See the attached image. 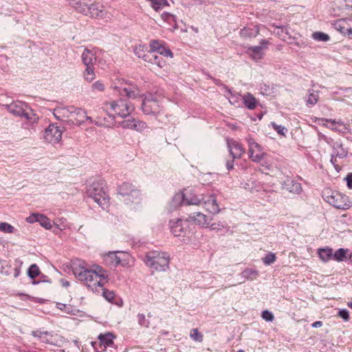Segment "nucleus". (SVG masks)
I'll list each match as a JSON object with an SVG mask.
<instances>
[{
	"mask_svg": "<svg viewBox=\"0 0 352 352\" xmlns=\"http://www.w3.org/2000/svg\"><path fill=\"white\" fill-rule=\"evenodd\" d=\"M72 270L75 277L93 292H98V287H104L109 281L107 271L99 265L91 270L85 262L79 261L72 263Z\"/></svg>",
	"mask_w": 352,
	"mask_h": 352,
	"instance_id": "1",
	"label": "nucleus"
},
{
	"mask_svg": "<svg viewBox=\"0 0 352 352\" xmlns=\"http://www.w3.org/2000/svg\"><path fill=\"white\" fill-rule=\"evenodd\" d=\"M168 226L171 233L176 237L181 238L184 243H189L195 234V226L190 223L188 218L170 219Z\"/></svg>",
	"mask_w": 352,
	"mask_h": 352,
	"instance_id": "2",
	"label": "nucleus"
},
{
	"mask_svg": "<svg viewBox=\"0 0 352 352\" xmlns=\"http://www.w3.org/2000/svg\"><path fill=\"white\" fill-rule=\"evenodd\" d=\"M69 4L78 12L95 19H102L105 12L102 5L88 0H69Z\"/></svg>",
	"mask_w": 352,
	"mask_h": 352,
	"instance_id": "3",
	"label": "nucleus"
},
{
	"mask_svg": "<svg viewBox=\"0 0 352 352\" xmlns=\"http://www.w3.org/2000/svg\"><path fill=\"white\" fill-rule=\"evenodd\" d=\"M3 106L13 116L24 118L32 124L36 123L39 120L38 116L25 102L17 100Z\"/></svg>",
	"mask_w": 352,
	"mask_h": 352,
	"instance_id": "4",
	"label": "nucleus"
},
{
	"mask_svg": "<svg viewBox=\"0 0 352 352\" xmlns=\"http://www.w3.org/2000/svg\"><path fill=\"white\" fill-rule=\"evenodd\" d=\"M88 197L91 198L102 208L107 207L109 197L106 191V184L103 179L94 182L87 190Z\"/></svg>",
	"mask_w": 352,
	"mask_h": 352,
	"instance_id": "5",
	"label": "nucleus"
},
{
	"mask_svg": "<svg viewBox=\"0 0 352 352\" xmlns=\"http://www.w3.org/2000/svg\"><path fill=\"white\" fill-rule=\"evenodd\" d=\"M144 262L156 271L165 272L169 268L170 256L167 252L149 251L145 255Z\"/></svg>",
	"mask_w": 352,
	"mask_h": 352,
	"instance_id": "6",
	"label": "nucleus"
},
{
	"mask_svg": "<svg viewBox=\"0 0 352 352\" xmlns=\"http://www.w3.org/2000/svg\"><path fill=\"white\" fill-rule=\"evenodd\" d=\"M141 109L145 115L157 116L162 113L163 107L157 96L149 93L144 95V98L141 103Z\"/></svg>",
	"mask_w": 352,
	"mask_h": 352,
	"instance_id": "7",
	"label": "nucleus"
},
{
	"mask_svg": "<svg viewBox=\"0 0 352 352\" xmlns=\"http://www.w3.org/2000/svg\"><path fill=\"white\" fill-rule=\"evenodd\" d=\"M118 193L124 197L123 201L127 205L131 203H138L140 200V190L129 182H123L119 185Z\"/></svg>",
	"mask_w": 352,
	"mask_h": 352,
	"instance_id": "8",
	"label": "nucleus"
},
{
	"mask_svg": "<svg viewBox=\"0 0 352 352\" xmlns=\"http://www.w3.org/2000/svg\"><path fill=\"white\" fill-rule=\"evenodd\" d=\"M326 201L338 209L348 210L352 206L349 197L338 191H332L327 195Z\"/></svg>",
	"mask_w": 352,
	"mask_h": 352,
	"instance_id": "9",
	"label": "nucleus"
},
{
	"mask_svg": "<svg viewBox=\"0 0 352 352\" xmlns=\"http://www.w3.org/2000/svg\"><path fill=\"white\" fill-rule=\"evenodd\" d=\"M110 108L118 116L122 118H126L133 111V107L131 106V102L126 98H120L109 102Z\"/></svg>",
	"mask_w": 352,
	"mask_h": 352,
	"instance_id": "10",
	"label": "nucleus"
},
{
	"mask_svg": "<svg viewBox=\"0 0 352 352\" xmlns=\"http://www.w3.org/2000/svg\"><path fill=\"white\" fill-rule=\"evenodd\" d=\"M64 127H61L58 123L50 124L45 130V140L52 144L59 143L62 139Z\"/></svg>",
	"mask_w": 352,
	"mask_h": 352,
	"instance_id": "11",
	"label": "nucleus"
},
{
	"mask_svg": "<svg viewBox=\"0 0 352 352\" xmlns=\"http://www.w3.org/2000/svg\"><path fill=\"white\" fill-rule=\"evenodd\" d=\"M248 144V153L250 159L254 162H261L266 155L263 147L254 139L249 137L246 139Z\"/></svg>",
	"mask_w": 352,
	"mask_h": 352,
	"instance_id": "12",
	"label": "nucleus"
},
{
	"mask_svg": "<svg viewBox=\"0 0 352 352\" xmlns=\"http://www.w3.org/2000/svg\"><path fill=\"white\" fill-rule=\"evenodd\" d=\"M201 205L212 214H218L220 212V208L217 204L216 195L214 193L210 195H204V199Z\"/></svg>",
	"mask_w": 352,
	"mask_h": 352,
	"instance_id": "13",
	"label": "nucleus"
},
{
	"mask_svg": "<svg viewBox=\"0 0 352 352\" xmlns=\"http://www.w3.org/2000/svg\"><path fill=\"white\" fill-rule=\"evenodd\" d=\"M74 117L66 120V124L69 126L72 125H81L85 123L87 120L91 121V118L87 116V113L85 110L81 108L75 107L74 112Z\"/></svg>",
	"mask_w": 352,
	"mask_h": 352,
	"instance_id": "14",
	"label": "nucleus"
},
{
	"mask_svg": "<svg viewBox=\"0 0 352 352\" xmlns=\"http://www.w3.org/2000/svg\"><path fill=\"white\" fill-rule=\"evenodd\" d=\"M184 206H186L185 192L183 190H179L172 197L167 206V210L171 212Z\"/></svg>",
	"mask_w": 352,
	"mask_h": 352,
	"instance_id": "15",
	"label": "nucleus"
},
{
	"mask_svg": "<svg viewBox=\"0 0 352 352\" xmlns=\"http://www.w3.org/2000/svg\"><path fill=\"white\" fill-rule=\"evenodd\" d=\"M115 89L120 96H126L128 98H136L139 94L138 87L133 82L129 83L128 87L116 86Z\"/></svg>",
	"mask_w": 352,
	"mask_h": 352,
	"instance_id": "16",
	"label": "nucleus"
},
{
	"mask_svg": "<svg viewBox=\"0 0 352 352\" xmlns=\"http://www.w3.org/2000/svg\"><path fill=\"white\" fill-rule=\"evenodd\" d=\"M261 45L252 46L248 48V53L250 57L256 62L261 60L263 58V50L264 47H267L268 41L263 39L261 41Z\"/></svg>",
	"mask_w": 352,
	"mask_h": 352,
	"instance_id": "17",
	"label": "nucleus"
},
{
	"mask_svg": "<svg viewBox=\"0 0 352 352\" xmlns=\"http://www.w3.org/2000/svg\"><path fill=\"white\" fill-rule=\"evenodd\" d=\"M26 221L30 223L38 222L42 227L47 230L52 228L50 219L43 214L33 213L26 218Z\"/></svg>",
	"mask_w": 352,
	"mask_h": 352,
	"instance_id": "18",
	"label": "nucleus"
},
{
	"mask_svg": "<svg viewBox=\"0 0 352 352\" xmlns=\"http://www.w3.org/2000/svg\"><path fill=\"white\" fill-rule=\"evenodd\" d=\"M283 189L293 193H300L302 190L301 184L291 177L287 176L282 182Z\"/></svg>",
	"mask_w": 352,
	"mask_h": 352,
	"instance_id": "19",
	"label": "nucleus"
},
{
	"mask_svg": "<svg viewBox=\"0 0 352 352\" xmlns=\"http://www.w3.org/2000/svg\"><path fill=\"white\" fill-rule=\"evenodd\" d=\"M186 192L185 193V202L186 206L195 205L199 206L202 204L203 200L204 199V195H196L192 190H186Z\"/></svg>",
	"mask_w": 352,
	"mask_h": 352,
	"instance_id": "20",
	"label": "nucleus"
},
{
	"mask_svg": "<svg viewBox=\"0 0 352 352\" xmlns=\"http://www.w3.org/2000/svg\"><path fill=\"white\" fill-rule=\"evenodd\" d=\"M31 335L38 338L41 342L51 344H54V336L52 331H43L40 329L32 331Z\"/></svg>",
	"mask_w": 352,
	"mask_h": 352,
	"instance_id": "21",
	"label": "nucleus"
},
{
	"mask_svg": "<svg viewBox=\"0 0 352 352\" xmlns=\"http://www.w3.org/2000/svg\"><path fill=\"white\" fill-rule=\"evenodd\" d=\"M116 336L111 332H107L105 333H100L98 339L100 341V347L105 350L108 347H113L115 345L113 340Z\"/></svg>",
	"mask_w": 352,
	"mask_h": 352,
	"instance_id": "22",
	"label": "nucleus"
},
{
	"mask_svg": "<svg viewBox=\"0 0 352 352\" xmlns=\"http://www.w3.org/2000/svg\"><path fill=\"white\" fill-rule=\"evenodd\" d=\"M228 147L233 159L240 158L245 152L242 144L236 141H228Z\"/></svg>",
	"mask_w": 352,
	"mask_h": 352,
	"instance_id": "23",
	"label": "nucleus"
},
{
	"mask_svg": "<svg viewBox=\"0 0 352 352\" xmlns=\"http://www.w3.org/2000/svg\"><path fill=\"white\" fill-rule=\"evenodd\" d=\"M188 219L190 220V223H195L201 227H204L209 223L208 217L200 212H195L188 215Z\"/></svg>",
	"mask_w": 352,
	"mask_h": 352,
	"instance_id": "24",
	"label": "nucleus"
},
{
	"mask_svg": "<svg viewBox=\"0 0 352 352\" xmlns=\"http://www.w3.org/2000/svg\"><path fill=\"white\" fill-rule=\"evenodd\" d=\"M333 150V154L339 158H345L348 155V150L343 146V144L340 141H336L330 145Z\"/></svg>",
	"mask_w": 352,
	"mask_h": 352,
	"instance_id": "25",
	"label": "nucleus"
},
{
	"mask_svg": "<svg viewBox=\"0 0 352 352\" xmlns=\"http://www.w3.org/2000/svg\"><path fill=\"white\" fill-rule=\"evenodd\" d=\"M74 111L75 107L74 106L58 107L56 108V114L59 116H63L64 120H69L74 117Z\"/></svg>",
	"mask_w": 352,
	"mask_h": 352,
	"instance_id": "26",
	"label": "nucleus"
},
{
	"mask_svg": "<svg viewBox=\"0 0 352 352\" xmlns=\"http://www.w3.org/2000/svg\"><path fill=\"white\" fill-rule=\"evenodd\" d=\"M82 63L86 67L94 66L96 61V56L91 50L85 49L81 56Z\"/></svg>",
	"mask_w": 352,
	"mask_h": 352,
	"instance_id": "27",
	"label": "nucleus"
},
{
	"mask_svg": "<svg viewBox=\"0 0 352 352\" xmlns=\"http://www.w3.org/2000/svg\"><path fill=\"white\" fill-rule=\"evenodd\" d=\"M259 33V28L258 25H254L253 28L245 27L240 30V36L243 38H254Z\"/></svg>",
	"mask_w": 352,
	"mask_h": 352,
	"instance_id": "28",
	"label": "nucleus"
},
{
	"mask_svg": "<svg viewBox=\"0 0 352 352\" xmlns=\"http://www.w3.org/2000/svg\"><path fill=\"white\" fill-rule=\"evenodd\" d=\"M243 102L248 109H254L258 104L256 98L251 93H246L243 96Z\"/></svg>",
	"mask_w": 352,
	"mask_h": 352,
	"instance_id": "29",
	"label": "nucleus"
},
{
	"mask_svg": "<svg viewBox=\"0 0 352 352\" xmlns=\"http://www.w3.org/2000/svg\"><path fill=\"white\" fill-rule=\"evenodd\" d=\"M318 254L319 258L323 262H328L333 260V249L329 247L319 248L318 250Z\"/></svg>",
	"mask_w": 352,
	"mask_h": 352,
	"instance_id": "30",
	"label": "nucleus"
},
{
	"mask_svg": "<svg viewBox=\"0 0 352 352\" xmlns=\"http://www.w3.org/2000/svg\"><path fill=\"white\" fill-rule=\"evenodd\" d=\"M161 18L169 25L172 26L173 30H177L178 28L176 20L177 17L175 15L168 12H164L161 14Z\"/></svg>",
	"mask_w": 352,
	"mask_h": 352,
	"instance_id": "31",
	"label": "nucleus"
},
{
	"mask_svg": "<svg viewBox=\"0 0 352 352\" xmlns=\"http://www.w3.org/2000/svg\"><path fill=\"white\" fill-rule=\"evenodd\" d=\"M240 275L244 279V281L245 280H253L259 276V272L255 269L245 268L241 272Z\"/></svg>",
	"mask_w": 352,
	"mask_h": 352,
	"instance_id": "32",
	"label": "nucleus"
},
{
	"mask_svg": "<svg viewBox=\"0 0 352 352\" xmlns=\"http://www.w3.org/2000/svg\"><path fill=\"white\" fill-rule=\"evenodd\" d=\"M349 19H340L333 23L334 28L343 35H346Z\"/></svg>",
	"mask_w": 352,
	"mask_h": 352,
	"instance_id": "33",
	"label": "nucleus"
},
{
	"mask_svg": "<svg viewBox=\"0 0 352 352\" xmlns=\"http://www.w3.org/2000/svg\"><path fill=\"white\" fill-rule=\"evenodd\" d=\"M130 255L124 252H118L117 254V259L115 261L116 267L118 265H121L122 267H125L129 265Z\"/></svg>",
	"mask_w": 352,
	"mask_h": 352,
	"instance_id": "34",
	"label": "nucleus"
},
{
	"mask_svg": "<svg viewBox=\"0 0 352 352\" xmlns=\"http://www.w3.org/2000/svg\"><path fill=\"white\" fill-rule=\"evenodd\" d=\"M348 252L349 249L339 248L334 253H333V260L338 262L346 261L348 258Z\"/></svg>",
	"mask_w": 352,
	"mask_h": 352,
	"instance_id": "35",
	"label": "nucleus"
},
{
	"mask_svg": "<svg viewBox=\"0 0 352 352\" xmlns=\"http://www.w3.org/2000/svg\"><path fill=\"white\" fill-rule=\"evenodd\" d=\"M150 2L151 8L155 11H160L162 10L166 6H169V3L168 0H146Z\"/></svg>",
	"mask_w": 352,
	"mask_h": 352,
	"instance_id": "36",
	"label": "nucleus"
},
{
	"mask_svg": "<svg viewBox=\"0 0 352 352\" xmlns=\"http://www.w3.org/2000/svg\"><path fill=\"white\" fill-rule=\"evenodd\" d=\"M117 252H109L108 254H105L104 256V261L105 265H108L111 268L113 267H116L115 261L117 259Z\"/></svg>",
	"mask_w": 352,
	"mask_h": 352,
	"instance_id": "37",
	"label": "nucleus"
},
{
	"mask_svg": "<svg viewBox=\"0 0 352 352\" xmlns=\"http://www.w3.org/2000/svg\"><path fill=\"white\" fill-rule=\"evenodd\" d=\"M41 274V271H40V269L38 267V266L34 263V264H32L28 269V271H27V275L28 276V277L32 280V281L34 280H35V278L38 276L39 275Z\"/></svg>",
	"mask_w": 352,
	"mask_h": 352,
	"instance_id": "38",
	"label": "nucleus"
},
{
	"mask_svg": "<svg viewBox=\"0 0 352 352\" xmlns=\"http://www.w3.org/2000/svg\"><path fill=\"white\" fill-rule=\"evenodd\" d=\"M98 293H100L102 291V296L109 302H112L115 298L116 294L113 291H110L104 287H98Z\"/></svg>",
	"mask_w": 352,
	"mask_h": 352,
	"instance_id": "39",
	"label": "nucleus"
},
{
	"mask_svg": "<svg viewBox=\"0 0 352 352\" xmlns=\"http://www.w3.org/2000/svg\"><path fill=\"white\" fill-rule=\"evenodd\" d=\"M94 70H95V68L94 66L86 67V69L85 70V72L83 73V76H84L85 79L87 82H91L95 79L96 75L94 73Z\"/></svg>",
	"mask_w": 352,
	"mask_h": 352,
	"instance_id": "40",
	"label": "nucleus"
},
{
	"mask_svg": "<svg viewBox=\"0 0 352 352\" xmlns=\"http://www.w3.org/2000/svg\"><path fill=\"white\" fill-rule=\"evenodd\" d=\"M312 38L317 41L327 42L330 40L329 34L322 32H315L312 34Z\"/></svg>",
	"mask_w": 352,
	"mask_h": 352,
	"instance_id": "41",
	"label": "nucleus"
},
{
	"mask_svg": "<svg viewBox=\"0 0 352 352\" xmlns=\"http://www.w3.org/2000/svg\"><path fill=\"white\" fill-rule=\"evenodd\" d=\"M276 260V256L273 252L267 253L263 258V263L266 265H270L274 263Z\"/></svg>",
	"mask_w": 352,
	"mask_h": 352,
	"instance_id": "42",
	"label": "nucleus"
},
{
	"mask_svg": "<svg viewBox=\"0 0 352 352\" xmlns=\"http://www.w3.org/2000/svg\"><path fill=\"white\" fill-rule=\"evenodd\" d=\"M190 337L195 341L202 342L203 334L197 329H192L190 332Z\"/></svg>",
	"mask_w": 352,
	"mask_h": 352,
	"instance_id": "43",
	"label": "nucleus"
},
{
	"mask_svg": "<svg viewBox=\"0 0 352 352\" xmlns=\"http://www.w3.org/2000/svg\"><path fill=\"white\" fill-rule=\"evenodd\" d=\"M104 89V84L101 80L96 81L91 85V91L94 92H102Z\"/></svg>",
	"mask_w": 352,
	"mask_h": 352,
	"instance_id": "44",
	"label": "nucleus"
},
{
	"mask_svg": "<svg viewBox=\"0 0 352 352\" xmlns=\"http://www.w3.org/2000/svg\"><path fill=\"white\" fill-rule=\"evenodd\" d=\"M14 230V226L6 222L0 221V231L3 233H12Z\"/></svg>",
	"mask_w": 352,
	"mask_h": 352,
	"instance_id": "45",
	"label": "nucleus"
},
{
	"mask_svg": "<svg viewBox=\"0 0 352 352\" xmlns=\"http://www.w3.org/2000/svg\"><path fill=\"white\" fill-rule=\"evenodd\" d=\"M163 43L164 41L160 42L158 40H152L149 45L150 51L157 53Z\"/></svg>",
	"mask_w": 352,
	"mask_h": 352,
	"instance_id": "46",
	"label": "nucleus"
},
{
	"mask_svg": "<svg viewBox=\"0 0 352 352\" xmlns=\"http://www.w3.org/2000/svg\"><path fill=\"white\" fill-rule=\"evenodd\" d=\"M137 320L138 324L143 327H148L150 322L146 319V316L144 314H138L137 315Z\"/></svg>",
	"mask_w": 352,
	"mask_h": 352,
	"instance_id": "47",
	"label": "nucleus"
},
{
	"mask_svg": "<svg viewBox=\"0 0 352 352\" xmlns=\"http://www.w3.org/2000/svg\"><path fill=\"white\" fill-rule=\"evenodd\" d=\"M135 121H136L135 118H131L124 120V121H122L121 125L124 129H133Z\"/></svg>",
	"mask_w": 352,
	"mask_h": 352,
	"instance_id": "48",
	"label": "nucleus"
},
{
	"mask_svg": "<svg viewBox=\"0 0 352 352\" xmlns=\"http://www.w3.org/2000/svg\"><path fill=\"white\" fill-rule=\"evenodd\" d=\"M157 53L160 55H163L164 56L166 57H173V54L171 52V50L165 45L164 43L162 45L160 50H159Z\"/></svg>",
	"mask_w": 352,
	"mask_h": 352,
	"instance_id": "49",
	"label": "nucleus"
},
{
	"mask_svg": "<svg viewBox=\"0 0 352 352\" xmlns=\"http://www.w3.org/2000/svg\"><path fill=\"white\" fill-rule=\"evenodd\" d=\"M271 124L272 127L274 128L276 131L281 135H285V133L287 132V128H285L284 126L277 124L275 122H271Z\"/></svg>",
	"mask_w": 352,
	"mask_h": 352,
	"instance_id": "50",
	"label": "nucleus"
},
{
	"mask_svg": "<svg viewBox=\"0 0 352 352\" xmlns=\"http://www.w3.org/2000/svg\"><path fill=\"white\" fill-rule=\"evenodd\" d=\"M40 278L38 280H34L32 283V285H38L41 283H52V280L46 275L41 274L39 275Z\"/></svg>",
	"mask_w": 352,
	"mask_h": 352,
	"instance_id": "51",
	"label": "nucleus"
},
{
	"mask_svg": "<svg viewBox=\"0 0 352 352\" xmlns=\"http://www.w3.org/2000/svg\"><path fill=\"white\" fill-rule=\"evenodd\" d=\"M337 126V128H332V130L341 134H344L346 133H351V129L349 125H343V127L339 126Z\"/></svg>",
	"mask_w": 352,
	"mask_h": 352,
	"instance_id": "52",
	"label": "nucleus"
},
{
	"mask_svg": "<svg viewBox=\"0 0 352 352\" xmlns=\"http://www.w3.org/2000/svg\"><path fill=\"white\" fill-rule=\"evenodd\" d=\"M261 317L267 322H272L274 319L273 314L269 310H264L262 311Z\"/></svg>",
	"mask_w": 352,
	"mask_h": 352,
	"instance_id": "53",
	"label": "nucleus"
},
{
	"mask_svg": "<svg viewBox=\"0 0 352 352\" xmlns=\"http://www.w3.org/2000/svg\"><path fill=\"white\" fill-rule=\"evenodd\" d=\"M135 122V123L134 124L133 129L138 131H141L147 127L146 123L140 120L136 119V121Z\"/></svg>",
	"mask_w": 352,
	"mask_h": 352,
	"instance_id": "54",
	"label": "nucleus"
},
{
	"mask_svg": "<svg viewBox=\"0 0 352 352\" xmlns=\"http://www.w3.org/2000/svg\"><path fill=\"white\" fill-rule=\"evenodd\" d=\"M338 316L346 322L349 321L350 318L349 311L346 309H340Z\"/></svg>",
	"mask_w": 352,
	"mask_h": 352,
	"instance_id": "55",
	"label": "nucleus"
},
{
	"mask_svg": "<svg viewBox=\"0 0 352 352\" xmlns=\"http://www.w3.org/2000/svg\"><path fill=\"white\" fill-rule=\"evenodd\" d=\"M135 54L140 58H142L144 60L146 52L144 51L143 47L139 46L138 47H135L134 50Z\"/></svg>",
	"mask_w": 352,
	"mask_h": 352,
	"instance_id": "56",
	"label": "nucleus"
},
{
	"mask_svg": "<svg viewBox=\"0 0 352 352\" xmlns=\"http://www.w3.org/2000/svg\"><path fill=\"white\" fill-rule=\"evenodd\" d=\"M318 100V95L314 93H309L307 102L311 105L317 103Z\"/></svg>",
	"mask_w": 352,
	"mask_h": 352,
	"instance_id": "57",
	"label": "nucleus"
},
{
	"mask_svg": "<svg viewBox=\"0 0 352 352\" xmlns=\"http://www.w3.org/2000/svg\"><path fill=\"white\" fill-rule=\"evenodd\" d=\"M155 53L153 52H151V51H147L146 52V56H145V58L144 60L148 62V63H152L153 60V58L155 57Z\"/></svg>",
	"mask_w": 352,
	"mask_h": 352,
	"instance_id": "58",
	"label": "nucleus"
},
{
	"mask_svg": "<svg viewBox=\"0 0 352 352\" xmlns=\"http://www.w3.org/2000/svg\"><path fill=\"white\" fill-rule=\"evenodd\" d=\"M256 187V181L250 179L245 184V188L246 189L252 190L254 188Z\"/></svg>",
	"mask_w": 352,
	"mask_h": 352,
	"instance_id": "59",
	"label": "nucleus"
},
{
	"mask_svg": "<svg viewBox=\"0 0 352 352\" xmlns=\"http://www.w3.org/2000/svg\"><path fill=\"white\" fill-rule=\"evenodd\" d=\"M346 182V186L349 189L352 188V173H349L344 178Z\"/></svg>",
	"mask_w": 352,
	"mask_h": 352,
	"instance_id": "60",
	"label": "nucleus"
},
{
	"mask_svg": "<svg viewBox=\"0 0 352 352\" xmlns=\"http://www.w3.org/2000/svg\"><path fill=\"white\" fill-rule=\"evenodd\" d=\"M153 60H153L152 64H156L159 67H162L164 61L162 60L161 57L155 54V57L153 58Z\"/></svg>",
	"mask_w": 352,
	"mask_h": 352,
	"instance_id": "61",
	"label": "nucleus"
},
{
	"mask_svg": "<svg viewBox=\"0 0 352 352\" xmlns=\"http://www.w3.org/2000/svg\"><path fill=\"white\" fill-rule=\"evenodd\" d=\"M325 120L327 122H329V123L333 124H337V126H341V127H343V125H346L342 120L336 121V120H332V119H326Z\"/></svg>",
	"mask_w": 352,
	"mask_h": 352,
	"instance_id": "62",
	"label": "nucleus"
},
{
	"mask_svg": "<svg viewBox=\"0 0 352 352\" xmlns=\"http://www.w3.org/2000/svg\"><path fill=\"white\" fill-rule=\"evenodd\" d=\"M225 226L221 223H213L210 225L211 230H221V228H224Z\"/></svg>",
	"mask_w": 352,
	"mask_h": 352,
	"instance_id": "63",
	"label": "nucleus"
},
{
	"mask_svg": "<svg viewBox=\"0 0 352 352\" xmlns=\"http://www.w3.org/2000/svg\"><path fill=\"white\" fill-rule=\"evenodd\" d=\"M348 30L346 32V36H349L351 38H352V19H349L348 21Z\"/></svg>",
	"mask_w": 352,
	"mask_h": 352,
	"instance_id": "64",
	"label": "nucleus"
}]
</instances>
